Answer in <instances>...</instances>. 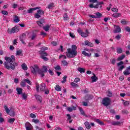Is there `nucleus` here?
<instances>
[{
	"label": "nucleus",
	"mask_w": 130,
	"mask_h": 130,
	"mask_svg": "<svg viewBox=\"0 0 130 130\" xmlns=\"http://www.w3.org/2000/svg\"><path fill=\"white\" fill-rule=\"evenodd\" d=\"M49 68V66H43L42 69H40L39 67L37 64H35L34 67H32L30 68V70L31 71V73L34 75H36V73H38L39 75H40L41 78L44 77L45 75L44 74L45 73H47L48 69Z\"/></svg>",
	"instance_id": "1"
},
{
	"label": "nucleus",
	"mask_w": 130,
	"mask_h": 130,
	"mask_svg": "<svg viewBox=\"0 0 130 130\" xmlns=\"http://www.w3.org/2000/svg\"><path fill=\"white\" fill-rule=\"evenodd\" d=\"M5 60H6V61L5 62V67L7 70H10V69H11V70H15L16 67H18V63L13 62V61L16 60L15 56L12 55L11 57H5Z\"/></svg>",
	"instance_id": "2"
},
{
	"label": "nucleus",
	"mask_w": 130,
	"mask_h": 130,
	"mask_svg": "<svg viewBox=\"0 0 130 130\" xmlns=\"http://www.w3.org/2000/svg\"><path fill=\"white\" fill-rule=\"evenodd\" d=\"M77 46L76 45H72V48H69L67 49V52H66V55L67 57H70V58H74L77 54H78V51H77Z\"/></svg>",
	"instance_id": "3"
},
{
	"label": "nucleus",
	"mask_w": 130,
	"mask_h": 130,
	"mask_svg": "<svg viewBox=\"0 0 130 130\" xmlns=\"http://www.w3.org/2000/svg\"><path fill=\"white\" fill-rule=\"evenodd\" d=\"M110 103H111V100L110 98L107 97L104 98L102 101V104L106 107L109 106Z\"/></svg>",
	"instance_id": "4"
},
{
	"label": "nucleus",
	"mask_w": 130,
	"mask_h": 130,
	"mask_svg": "<svg viewBox=\"0 0 130 130\" xmlns=\"http://www.w3.org/2000/svg\"><path fill=\"white\" fill-rule=\"evenodd\" d=\"M39 53L41 55V58H42V59L45 60L46 61H47V60H48V58L45 57L48 55V54H47V53L43 51H39Z\"/></svg>",
	"instance_id": "5"
},
{
	"label": "nucleus",
	"mask_w": 130,
	"mask_h": 130,
	"mask_svg": "<svg viewBox=\"0 0 130 130\" xmlns=\"http://www.w3.org/2000/svg\"><path fill=\"white\" fill-rule=\"evenodd\" d=\"M7 32L8 33H9V34H13V33H17V32H19V27L16 26L13 27L12 29L8 28Z\"/></svg>",
	"instance_id": "6"
},
{
	"label": "nucleus",
	"mask_w": 130,
	"mask_h": 130,
	"mask_svg": "<svg viewBox=\"0 0 130 130\" xmlns=\"http://www.w3.org/2000/svg\"><path fill=\"white\" fill-rule=\"evenodd\" d=\"M43 15H44V11L41 9L38 10L37 11V13L35 14V18H36V19H39V18Z\"/></svg>",
	"instance_id": "7"
},
{
	"label": "nucleus",
	"mask_w": 130,
	"mask_h": 130,
	"mask_svg": "<svg viewBox=\"0 0 130 130\" xmlns=\"http://www.w3.org/2000/svg\"><path fill=\"white\" fill-rule=\"evenodd\" d=\"M84 45L89 46V47H93L94 46V44L88 40L84 41Z\"/></svg>",
	"instance_id": "8"
},
{
	"label": "nucleus",
	"mask_w": 130,
	"mask_h": 130,
	"mask_svg": "<svg viewBox=\"0 0 130 130\" xmlns=\"http://www.w3.org/2000/svg\"><path fill=\"white\" fill-rule=\"evenodd\" d=\"M39 9H41V7H37L33 8H30L28 10H27V13H28V14H31V13H33V11H36V10H39Z\"/></svg>",
	"instance_id": "9"
},
{
	"label": "nucleus",
	"mask_w": 130,
	"mask_h": 130,
	"mask_svg": "<svg viewBox=\"0 0 130 130\" xmlns=\"http://www.w3.org/2000/svg\"><path fill=\"white\" fill-rule=\"evenodd\" d=\"M111 124H112V125L119 126L120 124H121V122L118 121H112L111 122Z\"/></svg>",
	"instance_id": "10"
},
{
	"label": "nucleus",
	"mask_w": 130,
	"mask_h": 130,
	"mask_svg": "<svg viewBox=\"0 0 130 130\" xmlns=\"http://www.w3.org/2000/svg\"><path fill=\"white\" fill-rule=\"evenodd\" d=\"M80 35L83 38L88 37V36H89V31H88V29L86 30V32H82Z\"/></svg>",
	"instance_id": "11"
},
{
	"label": "nucleus",
	"mask_w": 130,
	"mask_h": 130,
	"mask_svg": "<svg viewBox=\"0 0 130 130\" xmlns=\"http://www.w3.org/2000/svg\"><path fill=\"white\" fill-rule=\"evenodd\" d=\"M120 31H121V29L119 26H115V30H114V33H119Z\"/></svg>",
	"instance_id": "12"
},
{
	"label": "nucleus",
	"mask_w": 130,
	"mask_h": 130,
	"mask_svg": "<svg viewBox=\"0 0 130 130\" xmlns=\"http://www.w3.org/2000/svg\"><path fill=\"white\" fill-rule=\"evenodd\" d=\"M77 71L80 73V74L85 73L86 70L85 68L79 67L77 69Z\"/></svg>",
	"instance_id": "13"
},
{
	"label": "nucleus",
	"mask_w": 130,
	"mask_h": 130,
	"mask_svg": "<svg viewBox=\"0 0 130 130\" xmlns=\"http://www.w3.org/2000/svg\"><path fill=\"white\" fill-rule=\"evenodd\" d=\"M84 124L87 129H90V128H91V125L90 124V123H89V122L88 121L85 122Z\"/></svg>",
	"instance_id": "14"
},
{
	"label": "nucleus",
	"mask_w": 130,
	"mask_h": 130,
	"mask_svg": "<svg viewBox=\"0 0 130 130\" xmlns=\"http://www.w3.org/2000/svg\"><path fill=\"white\" fill-rule=\"evenodd\" d=\"M96 19H100V18L102 17V14L100 12H96L95 13Z\"/></svg>",
	"instance_id": "15"
},
{
	"label": "nucleus",
	"mask_w": 130,
	"mask_h": 130,
	"mask_svg": "<svg viewBox=\"0 0 130 130\" xmlns=\"http://www.w3.org/2000/svg\"><path fill=\"white\" fill-rule=\"evenodd\" d=\"M82 53L83 54V55H85V56H87V57H91V53H87L85 52V51H82Z\"/></svg>",
	"instance_id": "16"
},
{
	"label": "nucleus",
	"mask_w": 130,
	"mask_h": 130,
	"mask_svg": "<svg viewBox=\"0 0 130 130\" xmlns=\"http://www.w3.org/2000/svg\"><path fill=\"white\" fill-rule=\"evenodd\" d=\"M95 121L97 123L100 124V125H104V123L99 119H96Z\"/></svg>",
	"instance_id": "17"
},
{
	"label": "nucleus",
	"mask_w": 130,
	"mask_h": 130,
	"mask_svg": "<svg viewBox=\"0 0 130 130\" xmlns=\"http://www.w3.org/2000/svg\"><path fill=\"white\" fill-rule=\"evenodd\" d=\"M91 80H92V82L94 83V82H97L98 78L96 77L95 74H93V76L91 77Z\"/></svg>",
	"instance_id": "18"
},
{
	"label": "nucleus",
	"mask_w": 130,
	"mask_h": 130,
	"mask_svg": "<svg viewBox=\"0 0 130 130\" xmlns=\"http://www.w3.org/2000/svg\"><path fill=\"white\" fill-rule=\"evenodd\" d=\"M16 55H20V56H23V52L22 50H18L16 51Z\"/></svg>",
	"instance_id": "19"
},
{
	"label": "nucleus",
	"mask_w": 130,
	"mask_h": 130,
	"mask_svg": "<svg viewBox=\"0 0 130 130\" xmlns=\"http://www.w3.org/2000/svg\"><path fill=\"white\" fill-rule=\"evenodd\" d=\"M21 68L24 71H27L28 70V67H27L26 63H23L21 65Z\"/></svg>",
	"instance_id": "20"
},
{
	"label": "nucleus",
	"mask_w": 130,
	"mask_h": 130,
	"mask_svg": "<svg viewBox=\"0 0 130 130\" xmlns=\"http://www.w3.org/2000/svg\"><path fill=\"white\" fill-rule=\"evenodd\" d=\"M67 116L68 117V120H70L69 123H72V122H73V120H71L72 119V116H71V115L70 114H68L67 115Z\"/></svg>",
	"instance_id": "21"
},
{
	"label": "nucleus",
	"mask_w": 130,
	"mask_h": 130,
	"mask_svg": "<svg viewBox=\"0 0 130 130\" xmlns=\"http://www.w3.org/2000/svg\"><path fill=\"white\" fill-rule=\"evenodd\" d=\"M4 109L6 111V113H7V114H9V113H10L11 111L10 110L9 108H8V106L7 105L4 106Z\"/></svg>",
	"instance_id": "22"
},
{
	"label": "nucleus",
	"mask_w": 130,
	"mask_h": 130,
	"mask_svg": "<svg viewBox=\"0 0 130 130\" xmlns=\"http://www.w3.org/2000/svg\"><path fill=\"white\" fill-rule=\"evenodd\" d=\"M16 90L17 91V93L19 95H21V94H22V92H23V89L21 88H17Z\"/></svg>",
	"instance_id": "23"
},
{
	"label": "nucleus",
	"mask_w": 130,
	"mask_h": 130,
	"mask_svg": "<svg viewBox=\"0 0 130 130\" xmlns=\"http://www.w3.org/2000/svg\"><path fill=\"white\" fill-rule=\"evenodd\" d=\"M26 39V34H23L21 36H20V40H25Z\"/></svg>",
	"instance_id": "24"
},
{
	"label": "nucleus",
	"mask_w": 130,
	"mask_h": 130,
	"mask_svg": "<svg viewBox=\"0 0 130 130\" xmlns=\"http://www.w3.org/2000/svg\"><path fill=\"white\" fill-rule=\"evenodd\" d=\"M63 20L64 21H68L69 20V16L67 13H64L63 15Z\"/></svg>",
	"instance_id": "25"
},
{
	"label": "nucleus",
	"mask_w": 130,
	"mask_h": 130,
	"mask_svg": "<svg viewBox=\"0 0 130 130\" xmlns=\"http://www.w3.org/2000/svg\"><path fill=\"white\" fill-rule=\"evenodd\" d=\"M120 16V13H116L112 14V17L114 18H118V17Z\"/></svg>",
	"instance_id": "26"
},
{
	"label": "nucleus",
	"mask_w": 130,
	"mask_h": 130,
	"mask_svg": "<svg viewBox=\"0 0 130 130\" xmlns=\"http://www.w3.org/2000/svg\"><path fill=\"white\" fill-rule=\"evenodd\" d=\"M45 90V84H42L40 87V91H44Z\"/></svg>",
	"instance_id": "27"
},
{
	"label": "nucleus",
	"mask_w": 130,
	"mask_h": 130,
	"mask_svg": "<svg viewBox=\"0 0 130 130\" xmlns=\"http://www.w3.org/2000/svg\"><path fill=\"white\" fill-rule=\"evenodd\" d=\"M36 100H37V101H39V102L41 103V102H42V98L41 97V96L37 95L36 96Z\"/></svg>",
	"instance_id": "28"
},
{
	"label": "nucleus",
	"mask_w": 130,
	"mask_h": 130,
	"mask_svg": "<svg viewBox=\"0 0 130 130\" xmlns=\"http://www.w3.org/2000/svg\"><path fill=\"white\" fill-rule=\"evenodd\" d=\"M124 57H125V55H122L118 57L117 60H118V61L122 60V59H123V58H124Z\"/></svg>",
	"instance_id": "29"
},
{
	"label": "nucleus",
	"mask_w": 130,
	"mask_h": 130,
	"mask_svg": "<svg viewBox=\"0 0 130 130\" xmlns=\"http://www.w3.org/2000/svg\"><path fill=\"white\" fill-rule=\"evenodd\" d=\"M67 78H68V76L67 75L64 76V77H63V80L61 81V83L64 84V83L67 82Z\"/></svg>",
	"instance_id": "30"
},
{
	"label": "nucleus",
	"mask_w": 130,
	"mask_h": 130,
	"mask_svg": "<svg viewBox=\"0 0 130 130\" xmlns=\"http://www.w3.org/2000/svg\"><path fill=\"white\" fill-rule=\"evenodd\" d=\"M123 73L124 76H128V75H130L129 71H128V70H127L126 69L123 72Z\"/></svg>",
	"instance_id": "31"
},
{
	"label": "nucleus",
	"mask_w": 130,
	"mask_h": 130,
	"mask_svg": "<svg viewBox=\"0 0 130 130\" xmlns=\"http://www.w3.org/2000/svg\"><path fill=\"white\" fill-rule=\"evenodd\" d=\"M21 87H25L26 86V81H25V79L23 80V81H21L20 83Z\"/></svg>",
	"instance_id": "32"
},
{
	"label": "nucleus",
	"mask_w": 130,
	"mask_h": 130,
	"mask_svg": "<svg viewBox=\"0 0 130 130\" xmlns=\"http://www.w3.org/2000/svg\"><path fill=\"white\" fill-rule=\"evenodd\" d=\"M55 89L56 90V91H61V88L60 87V86H59V85H56Z\"/></svg>",
	"instance_id": "33"
},
{
	"label": "nucleus",
	"mask_w": 130,
	"mask_h": 130,
	"mask_svg": "<svg viewBox=\"0 0 130 130\" xmlns=\"http://www.w3.org/2000/svg\"><path fill=\"white\" fill-rule=\"evenodd\" d=\"M49 28H50V26L49 25H46L45 26H43V29L45 30V31H48L49 30Z\"/></svg>",
	"instance_id": "34"
},
{
	"label": "nucleus",
	"mask_w": 130,
	"mask_h": 130,
	"mask_svg": "<svg viewBox=\"0 0 130 130\" xmlns=\"http://www.w3.org/2000/svg\"><path fill=\"white\" fill-rule=\"evenodd\" d=\"M15 120H16V119L15 118H10L8 120V122H9V123H14V122H15Z\"/></svg>",
	"instance_id": "35"
},
{
	"label": "nucleus",
	"mask_w": 130,
	"mask_h": 130,
	"mask_svg": "<svg viewBox=\"0 0 130 130\" xmlns=\"http://www.w3.org/2000/svg\"><path fill=\"white\" fill-rule=\"evenodd\" d=\"M14 21L15 23H19V22H20V19H19V17L15 16V18Z\"/></svg>",
	"instance_id": "36"
},
{
	"label": "nucleus",
	"mask_w": 130,
	"mask_h": 130,
	"mask_svg": "<svg viewBox=\"0 0 130 130\" xmlns=\"http://www.w3.org/2000/svg\"><path fill=\"white\" fill-rule=\"evenodd\" d=\"M117 52L118 54L122 53V49L121 48H117Z\"/></svg>",
	"instance_id": "37"
},
{
	"label": "nucleus",
	"mask_w": 130,
	"mask_h": 130,
	"mask_svg": "<svg viewBox=\"0 0 130 130\" xmlns=\"http://www.w3.org/2000/svg\"><path fill=\"white\" fill-rule=\"evenodd\" d=\"M32 122H34L36 124L39 123V122H40V121H39L38 119H33L32 120Z\"/></svg>",
	"instance_id": "38"
},
{
	"label": "nucleus",
	"mask_w": 130,
	"mask_h": 130,
	"mask_svg": "<svg viewBox=\"0 0 130 130\" xmlns=\"http://www.w3.org/2000/svg\"><path fill=\"white\" fill-rule=\"evenodd\" d=\"M2 13L3 15H5V16H8V15H9V12L6 10H3Z\"/></svg>",
	"instance_id": "39"
},
{
	"label": "nucleus",
	"mask_w": 130,
	"mask_h": 130,
	"mask_svg": "<svg viewBox=\"0 0 130 130\" xmlns=\"http://www.w3.org/2000/svg\"><path fill=\"white\" fill-rule=\"evenodd\" d=\"M79 111L80 112L81 114H82V115H85V112L84 111V110H83L82 108H79Z\"/></svg>",
	"instance_id": "40"
},
{
	"label": "nucleus",
	"mask_w": 130,
	"mask_h": 130,
	"mask_svg": "<svg viewBox=\"0 0 130 130\" xmlns=\"http://www.w3.org/2000/svg\"><path fill=\"white\" fill-rule=\"evenodd\" d=\"M54 69L56 71H61V68L58 65L54 67Z\"/></svg>",
	"instance_id": "41"
},
{
	"label": "nucleus",
	"mask_w": 130,
	"mask_h": 130,
	"mask_svg": "<svg viewBox=\"0 0 130 130\" xmlns=\"http://www.w3.org/2000/svg\"><path fill=\"white\" fill-rule=\"evenodd\" d=\"M53 7H54V4L51 3L48 6V9H51Z\"/></svg>",
	"instance_id": "42"
},
{
	"label": "nucleus",
	"mask_w": 130,
	"mask_h": 130,
	"mask_svg": "<svg viewBox=\"0 0 130 130\" xmlns=\"http://www.w3.org/2000/svg\"><path fill=\"white\" fill-rule=\"evenodd\" d=\"M71 85L72 87H79V85L74 82H71Z\"/></svg>",
	"instance_id": "43"
},
{
	"label": "nucleus",
	"mask_w": 130,
	"mask_h": 130,
	"mask_svg": "<svg viewBox=\"0 0 130 130\" xmlns=\"http://www.w3.org/2000/svg\"><path fill=\"white\" fill-rule=\"evenodd\" d=\"M62 63L63 67H67L68 66V62L66 61V60L62 61Z\"/></svg>",
	"instance_id": "44"
},
{
	"label": "nucleus",
	"mask_w": 130,
	"mask_h": 130,
	"mask_svg": "<svg viewBox=\"0 0 130 130\" xmlns=\"http://www.w3.org/2000/svg\"><path fill=\"white\" fill-rule=\"evenodd\" d=\"M38 26H39L40 27H43V23H42V22H41V21H37V22Z\"/></svg>",
	"instance_id": "45"
},
{
	"label": "nucleus",
	"mask_w": 130,
	"mask_h": 130,
	"mask_svg": "<svg viewBox=\"0 0 130 130\" xmlns=\"http://www.w3.org/2000/svg\"><path fill=\"white\" fill-rule=\"evenodd\" d=\"M37 36V35H36V34H33L31 38V40H34L36 38Z\"/></svg>",
	"instance_id": "46"
},
{
	"label": "nucleus",
	"mask_w": 130,
	"mask_h": 130,
	"mask_svg": "<svg viewBox=\"0 0 130 130\" xmlns=\"http://www.w3.org/2000/svg\"><path fill=\"white\" fill-rule=\"evenodd\" d=\"M77 32L81 35L83 33V30L80 28H79L77 29Z\"/></svg>",
	"instance_id": "47"
},
{
	"label": "nucleus",
	"mask_w": 130,
	"mask_h": 130,
	"mask_svg": "<svg viewBox=\"0 0 130 130\" xmlns=\"http://www.w3.org/2000/svg\"><path fill=\"white\" fill-rule=\"evenodd\" d=\"M24 82L28 84V85H31V81L28 79H24Z\"/></svg>",
	"instance_id": "48"
},
{
	"label": "nucleus",
	"mask_w": 130,
	"mask_h": 130,
	"mask_svg": "<svg viewBox=\"0 0 130 130\" xmlns=\"http://www.w3.org/2000/svg\"><path fill=\"white\" fill-rule=\"evenodd\" d=\"M30 117H31V118H36V115H35V114L33 113H31L29 115Z\"/></svg>",
	"instance_id": "49"
},
{
	"label": "nucleus",
	"mask_w": 130,
	"mask_h": 130,
	"mask_svg": "<svg viewBox=\"0 0 130 130\" xmlns=\"http://www.w3.org/2000/svg\"><path fill=\"white\" fill-rule=\"evenodd\" d=\"M41 50L40 51H45V50H47L48 49V48L46 47H42L41 48Z\"/></svg>",
	"instance_id": "50"
},
{
	"label": "nucleus",
	"mask_w": 130,
	"mask_h": 130,
	"mask_svg": "<svg viewBox=\"0 0 130 130\" xmlns=\"http://www.w3.org/2000/svg\"><path fill=\"white\" fill-rule=\"evenodd\" d=\"M124 106H128L129 105V102L126 101L123 103Z\"/></svg>",
	"instance_id": "51"
},
{
	"label": "nucleus",
	"mask_w": 130,
	"mask_h": 130,
	"mask_svg": "<svg viewBox=\"0 0 130 130\" xmlns=\"http://www.w3.org/2000/svg\"><path fill=\"white\" fill-rule=\"evenodd\" d=\"M36 87L37 92H39V84L37 83L36 84Z\"/></svg>",
	"instance_id": "52"
},
{
	"label": "nucleus",
	"mask_w": 130,
	"mask_h": 130,
	"mask_svg": "<svg viewBox=\"0 0 130 130\" xmlns=\"http://www.w3.org/2000/svg\"><path fill=\"white\" fill-rule=\"evenodd\" d=\"M80 81H81V79L79 78H76L74 80L75 83H78Z\"/></svg>",
	"instance_id": "53"
},
{
	"label": "nucleus",
	"mask_w": 130,
	"mask_h": 130,
	"mask_svg": "<svg viewBox=\"0 0 130 130\" xmlns=\"http://www.w3.org/2000/svg\"><path fill=\"white\" fill-rule=\"evenodd\" d=\"M67 110L68 111H69V112H72V111H73V108L71 107H68Z\"/></svg>",
	"instance_id": "54"
},
{
	"label": "nucleus",
	"mask_w": 130,
	"mask_h": 130,
	"mask_svg": "<svg viewBox=\"0 0 130 130\" xmlns=\"http://www.w3.org/2000/svg\"><path fill=\"white\" fill-rule=\"evenodd\" d=\"M125 30L127 31L128 32V33H130V27L128 26H126L125 27Z\"/></svg>",
	"instance_id": "55"
},
{
	"label": "nucleus",
	"mask_w": 130,
	"mask_h": 130,
	"mask_svg": "<svg viewBox=\"0 0 130 130\" xmlns=\"http://www.w3.org/2000/svg\"><path fill=\"white\" fill-rule=\"evenodd\" d=\"M22 98L24 100L27 99V95L25 93H22Z\"/></svg>",
	"instance_id": "56"
},
{
	"label": "nucleus",
	"mask_w": 130,
	"mask_h": 130,
	"mask_svg": "<svg viewBox=\"0 0 130 130\" xmlns=\"http://www.w3.org/2000/svg\"><path fill=\"white\" fill-rule=\"evenodd\" d=\"M123 69H124V66L123 65L121 66L119 68H118V71H119L120 72L122 71V70H123Z\"/></svg>",
	"instance_id": "57"
},
{
	"label": "nucleus",
	"mask_w": 130,
	"mask_h": 130,
	"mask_svg": "<svg viewBox=\"0 0 130 130\" xmlns=\"http://www.w3.org/2000/svg\"><path fill=\"white\" fill-rule=\"evenodd\" d=\"M112 12H114L115 13H117L118 12V9L115 8H113L112 9Z\"/></svg>",
	"instance_id": "58"
},
{
	"label": "nucleus",
	"mask_w": 130,
	"mask_h": 130,
	"mask_svg": "<svg viewBox=\"0 0 130 130\" xmlns=\"http://www.w3.org/2000/svg\"><path fill=\"white\" fill-rule=\"evenodd\" d=\"M115 62H116V60H115V59H113L111 60L112 64H115Z\"/></svg>",
	"instance_id": "59"
},
{
	"label": "nucleus",
	"mask_w": 130,
	"mask_h": 130,
	"mask_svg": "<svg viewBox=\"0 0 130 130\" xmlns=\"http://www.w3.org/2000/svg\"><path fill=\"white\" fill-rule=\"evenodd\" d=\"M108 97H112V93L110 92V91H109L108 92V94H107Z\"/></svg>",
	"instance_id": "60"
},
{
	"label": "nucleus",
	"mask_w": 130,
	"mask_h": 130,
	"mask_svg": "<svg viewBox=\"0 0 130 130\" xmlns=\"http://www.w3.org/2000/svg\"><path fill=\"white\" fill-rule=\"evenodd\" d=\"M115 38H116V39H117V40H119V39H120V38H121V36L118 35L116 36Z\"/></svg>",
	"instance_id": "61"
},
{
	"label": "nucleus",
	"mask_w": 130,
	"mask_h": 130,
	"mask_svg": "<svg viewBox=\"0 0 130 130\" xmlns=\"http://www.w3.org/2000/svg\"><path fill=\"white\" fill-rule=\"evenodd\" d=\"M69 35L70 37H71L72 38H75V35L74 34V33L70 32L69 33Z\"/></svg>",
	"instance_id": "62"
},
{
	"label": "nucleus",
	"mask_w": 130,
	"mask_h": 130,
	"mask_svg": "<svg viewBox=\"0 0 130 130\" xmlns=\"http://www.w3.org/2000/svg\"><path fill=\"white\" fill-rule=\"evenodd\" d=\"M35 128H36L37 130H44L43 128H40L38 126H36Z\"/></svg>",
	"instance_id": "63"
},
{
	"label": "nucleus",
	"mask_w": 130,
	"mask_h": 130,
	"mask_svg": "<svg viewBox=\"0 0 130 130\" xmlns=\"http://www.w3.org/2000/svg\"><path fill=\"white\" fill-rule=\"evenodd\" d=\"M54 130H62V129L60 127L58 126L56 127Z\"/></svg>",
	"instance_id": "64"
}]
</instances>
